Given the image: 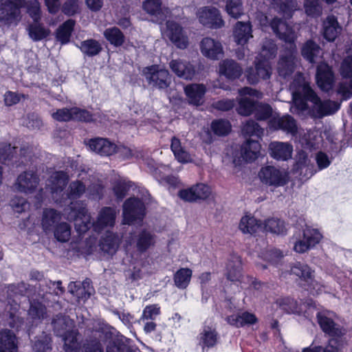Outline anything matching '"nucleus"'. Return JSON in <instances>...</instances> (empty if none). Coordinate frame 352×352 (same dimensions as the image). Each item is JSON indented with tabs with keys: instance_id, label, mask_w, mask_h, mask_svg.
I'll use <instances>...</instances> for the list:
<instances>
[{
	"instance_id": "1",
	"label": "nucleus",
	"mask_w": 352,
	"mask_h": 352,
	"mask_svg": "<svg viewBox=\"0 0 352 352\" xmlns=\"http://www.w3.org/2000/svg\"><path fill=\"white\" fill-rule=\"evenodd\" d=\"M86 191L85 184L80 180L73 181L67 190V197L71 200L68 206V219L75 222L76 231L79 234L87 232L92 226L91 216L82 202L76 201Z\"/></svg>"
},
{
	"instance_id": "2",
	"label": "nucleus",
	"mask_w": 352,
	"mask_h": 352,
	"mask_svg": "<svg viewBox=\"0 0 352 352\" xmlns=\"http://www.w3.org/2000/svg\"><path fill=\"white\" fill-rule=\"evenodd\" d=\"M333 312L329 310H322L316 314L317 322L322 331L330 337V342L338 345L342 344L344 340V336L346 334L345 329L340 324L336 323L331 315Z\"/></svg>"
},
{
	"instance_id": "3",
	"label": "nucleus",
	"mask_w": 352,
	"mask_h": 352,
	"mask_svg": "<svg viewBox=\"0 0 352 352\" xmlns=\"http://www.w3.org/2000/svg\"><path fill=\"white\" fill-rule=\"evenodd\" d=\"M146 214V208L143 200L133 196L127 198L122 204L123 225L132 226L141 223Z\"/></svg>"
},
{
	"instance_id": "4",
	"label": "nucleus",
	"mask_w": 352,
	"mask_h": 352,
	"mask_svg": "<svg viewBox=\"0 0 352 352\" xmlns=\"http://www.w3.org/2000/svg\"><path fill=\"white\" fill-rule=\"evenodd\" d=\"M52 326L56 335L63 337L65 352H80L82 346L78 342L80 333L78 329H67V323L63 318L54 319Z\"/></svg>"
},
{
	"instance_id": "5",
	"label": "nucleus",
	"mask_w": 352,
	"mask_h": 352,
	"mask_svg": "<svg viewBox=\"0 0 352 352\" xmlns=\"http://www.w3.org/2000/svg\"><path fill=\"white\" fill-rule=\"evenodd\" d=\"M291 274L299 278L298 285L312 295L319 294L322 285L315 280L314 271L305 263L296 262L291 267Z\"/></svg>"
},
{
	"instance_id": "6",
	"label": "nucleus",
	"mask_w": 352,
	"mask_h": 352,
	"mask_svg": "<svg viewBox=\"0 0 352 352\" xmlns=\"http://www.w3.org/2000/svg\"><path fill=\"white\" fill-rule=\"evenodd\" d=\"M258 177L261 182L269 186L280 187L288 183V175L274 166L267 165L263 166Z\"/></svg>"
},
{
	"instance_id": "7",
	"label": "nucleus",
	"mask_w": 352,
	"mask_h": 352,
	"mask_svg": "<svg viewBox=\"0 0 352 352\" xmlns=\"http://www.w3.org/2000/svg\"><path fill=\"white\" fill-rule=\"evenodd\" d=\"M271 66L269 61L264 57L256 58L254 68L250 67L246 70L248 81L251 85L257 84L260 80H267L271 76Z\"/></svg>"
},
{
	"instance_id": "8",
	"label": "nucleus",
	"mask_w": 352,
	"mask_h": 352,
	"mask_svg": "<svg viewBox=\"0 0 352 352\" xmlns=\"http://www.w3.org/2000/svg\"><path fill=\"white\" fill-rule=\"evenodd\" d=\"M143 72L148 84L153 87L159 89H164L169 87L170 80L168 72L159 69L157 65L145 67Z\"/></svg>"
},
{
	"instance_id": "9",
	"label": "nucleus",
	"mask_w": 352,
	"mask_h": 352,
	"mask_svg": "<svg viewBox=\"0 0 352 352\" xmlns=\"http://www.w3.org/2000/svg\"><path fill=\"white\" fill-rule=\"evenodd\" d=\"M270 27L280 40L289 44L293 50H296V35L291 25L283 19L274 17L270 22Z\"/></svg>"
},
{
	"instance_id": "10",
	"label": "nucleus",
	"mask_w": 352,
	"mask_h": 352,
	"mask_svg": "<svg viewBox=\"0 0 352 352\" xmlns=\"http://www.w3.org/2000/svg\"><path fill=\"white\" fill-rule=\"evenodd\" d=\"M211 194L210 186L203 183H198L190 188L180 190L178 196L185 201L193 203L200 200L206 201L210 198Z\"/></svg>"
},
{
	"instance_id": "11",
	"label": "nucleus",
	"mask_w": 352,
	"mask_h": 352,
	"mask_svg": "<svg viewBox=\"0 0 352 352\" xmlns=\"http://www.w3.org/2000/svg\"><path fill=\"white\" fill-rule=\"evenodd\" d=\"M166 34L169 41L179 49L187 48L189 40L184 28L179 23L171 20L166 21Z\"/></svg>"
},
{
	"instance_id": "12",
	"label": "nucleus",
	"mask_w": 352,
	"mask_h": 352,
	"mask_svg": "<svg viewBox=\"0 0 352 352\" xmlns=\"http://www.w3.org/2000/svg\"><path fill=\"white\" fill-rule=\"evenodd\" d=\"M200 23L210 29H219L224 26V21L219 9L214 7L205 6L198 12Z\"/></svg>"
},
{
	"instance_id": "13",
	"label": "nucleus",
	"mask_w": 352,
	"mask_h": 352,
	"mask_svg": "<svg viewBox=\"0 0 352 352\" xmlns=\"http://www.w3.org/2000/svg\"><path fill=\"white\" fill-rule=\"evenodd\" d=\"M316 81L321 91L329 92L332 89L335 76L332 67L328 63L322 62L317 66Z\"/></svg>"
},
{
	"instance_id": "14",
	"label": "nucleus",
	"mask_w": 352,
	"mask_h": 352,
	"mask_svg": "<svg viewBox=\"0 0 352 352\" xmlns=\"http://www.w3.org/2000/svg\"><path fill=\"white\" fill-rule=\"evenodd\" d=\"M87 144L92 151L102 157L112 156L118 151V145L107 138H91Z\"/></svg>"
},
{
	"instance_id": "15",
	"label": "nucleus",
	"mask_w": 352,
	"mask_h": 352,
	"mask_svg": "<svg viewBox=\"0 0 352 352\" xmlns=\"http://www.w3.org/2000/svg\"><path fill=\"white\" fill-rule=\"evenodd\" d=\"M219 74L227 80L233 82L240 78L243 74V69L236 61L226 58L219 63Z\"/></svg>"
},
{
	"instance_id": "16",
	"label": "nucleus",
	"mask_w": 352,
	"mask_h": 352,
	"mask_svg": "<svg viewBox=\"0 0 352 352\" xmlns=\"http://www.w3.org/2000/svg\"><path fill=\"white\" fill-rule=\"evenodd\" d=\"M342 30L337 16L334 14H329L322 21V32L323 38L329 41L333 42L340 34Z\"/></svg>"
},
{
	"instance_id": "17",
	"label": "nucleus",
	"mask_w": 352,
	"mask_h": 352,
	"mask_svg": "<svg viewBox=\"0 0 352 352\" xmlns=\"http://www.w3.org/2000/svg\"><path fill=\"white\" fill-rule=\"evenodd\" d=\"M200 50L203 56L211 60H218L223 54L221 43L210 37H205L201 40Z\"/></svg>"
},
{
	"instance_id": "18",
	"label": "nucleus",
	"mask_w": 352,
	"mask_h": 352,
	"mask_svg": "<svg viewBox=\"0 0 352 352\" xmlns=\"http://www.w3.org/2000/svg\"><path fill=\"white\" fill-rule=\"evenodd\" d=\"M39 182V178L34 173L24 171L21 173L16 182L17 190L21 192H33Z\"/></svg>"
},
{
	"instance_id": "19",
	"label": "nucleus",
	"mask_w": 352,
	"mask_h": 352,
	"mask_svg": "<svg viewBox=\"0 0 352 352\" xmlns=\"http://www.w3.org/2000/svg\"><path fill=\"white\" fill-rule=\"evenodd\" d=\"M293 146L287 142H272L269 145L270 156L276 160L287 161L292 157Z\"/></svg>"
},
{
	"instance_id": "20",
	"label": "nucleus",
	"mask_w": 352,
	"mask_h": 352,
	"mask_svg": "<svg viewBox=\"0 0 352 352\" xmlns=\"http://www.w3.org/2000/svg\"><path fill=\"white\" fill-rule=\"evenodd\" d=\"M340 107V104L337 102L331 100L322 101L320 98V102H317L310 110V113L313 117L322 118L336 113L339 110Z\"/></svg>"
},
{
	"instance_id": "21",
	"label": "nucleus",
	"mask_w": 352,
	"mask_h": 352,
	"mask_svg": "<svg viewBox=\"0 0 352 352\" xmlns=\"http://www.w3.org/2000/svg\"><path fill=\"white\" fill-rule=\"evenodd\" d=\"M239 228L243 234L256 236L258 233L263 231V222L261 219H257L251 214H246L241 217Z\"/></svg>"
},
{
	"instance_id": "22",
	"label": "nucleus",
	"mask_w": 352,
	"mask_h": 352,
	"mask_svg": "<svg viewBox=\"0 0 352 352\" xmlns=\"http://www.w3.org/2000/svg\"><path fill=\"white\" fill-rule=\"evenodd\" d=\"M199 345L202 351L205 349H211L214 347L219 339V336L215 328L210 326H205L203 330L199 333L197 337Z\"/></svg>"
},
{
	"instance_id": "23",
	"label": "nucleus",
	"mask_w": 352,
	"mask_h": 352,
	"mask_svg": "<svg viewBox=\"0 0 352 352\" xmlns=\"http://www.w3.org/2000/svg\"><path fill=\"white\" fill-rule=\"evenodd\" d=\"M184 92L188 99V103L199 107L203 104L206 87L203 84H190L185 87Z\"/></svg>"
},
{
	"instance_id": "24",
	"label": "nucleus",
	"mask_w": 352,
	"mask_h": 352,
	"mask_svg": "<svg viewBox=\"0 0 352 352\" xmlns=\"http://www.w3.org/2000/svg\"><path fill=\"white\" fill-rule=\"evenodd\" d=\"M233 36L237 45L244 46L252 38V26L250 22L237 21L234 25Z\"/></svg>"
},
{
	"instance_id": "25",
	"label": "nucleus",
	"mask_w": 352,
	"mask_h": 352,
	"mask_svg": "<svg viewBox=\"0 0 352 352\" xmlns=\"http://www.w3.org/2000/svg\"><path fill=\"white\" fill-rule=\"evenodd\" d=\"M116 219V210L110 206L102 207L94 223L96 228L102 230L107 227H113Z\"/></svg>"
},
{
	"instance_id": "26",
	"label": "nucleus",
	"mask_w": 352,
	"mask_h": 352,
	"mask_svg": "<svg viewBox=\"0 0 352 352\" xmlns=\"http://www.w3.org/2000/svg\"><path fill=\"white\" fill-rule=\"evenodd\" d=\"M131 340L122 335H118L108 342L106 352H137L130 344Z\"/></svg>"
},
{
	"instance_id": "27",
	"label": "nucleus",
	"mask_w": 352,
	"mask_h": 352,
	"mask_svg": "<svg viewBox=\"0 0 352 352\" xmlns=\"http://www.w3.org/2000/svg\"><path fill=\"white\" fill-rule=\"evenodd\" d=\"M261 145L258 140L248 139L241 146V155L247 162H252L260 155Z\"/></svg>"
},
{
	"instance_id": "28",
	"label": "nucleus",
	"mask_w": 352,
	"mask_h": 352,
	"mask_svg": "<svg viewBox=\"0 0 352 352\" xmlns=\"http://www.w3.org/2000/svg\"><path fill=\"white\" fill-rule=\"evenodd\" d=\"M18 349L16 337L10 329L0 331V352H16Z\"/></svg>"
},
{
	"instance_id": "29",
	"label": "nucleus",
	"mask_w": 352,
	"mask_h": 352,
	"mask_svg": "<svg viewBox=\"0 0 352 352\" xmlns=\"http://www.w3.org/2000/svg\"><path fill=\"white\" fill-rule=\"evenodd\" d=\"M170 68L178 77L186 80H191L195 74L193 67L180 59L172 60L169 63Z\"/></svg>"
},
{
	"instance_id": "30",
	"label": "nucleus",
	"mask_w": 352,
	"mask_h": 352,
	"mask_svg": "<svg viewBox=\"0 0 352 352\" xmlns=\"http://www.w3.org/2000/svg\"><path fill=\"white\" fill-rule=\"evenodd\" d=\"M273 126L276 129L281 130L293 135H296L298 132L296 120L289 114L274 120Z\"/></svg>"
},
{
	"instance_id": "31",
	"label": "nucleus",
	"mask_w": 352,
	"mask_h": 352,
	"mask_svg": "<svg viewBox=\"0 0 352 352\" xmlns=\"http://www.w3.org/2000/svg\"><path fill=\"white\" fill-rule=\"evenodd\" d=\"M61 214L54 208H46L43 212L41 225L45 232L52 230L59 224Z\"/></svg>"
},
{
	"instance_id": "32",
	"label": "nucleus",
	"mask_w": 352,
	"mask_h": 352,
	"mask_svg": "<svg viewBox=\"0 0 352 352\" xmlns=\"http://www.w3.org/2000/svg\"><path fill=\"white\" fill-rule=\"evenodd\" d=\"M135 246L138 252L144 253L154 245L155 235L146 229H142L136 236Z\"/></svg>"
},
{
	"instance_id": "33",
	"label": "nucleus",
	"mask_w": 352,
	"mask_h": 352,
	"mask_svg": "<svg viewBox=\"0 0 352 352\" xmlns=\"http://www.w3.org/2000/svg\"><path fill=\"white\" fill-rule=\"evenodd\" d=\"M76 21L69 19L64 21L56 31V38L62 44H67L74 30Z\"/></svg>"
},
{
	"instance_id": "34",
	"label": "nucleus",
	"mask_w": 352,
	"mask_h": 352,
	"mask_svg": "<svg viewBox=\"0 0 352 352\" xmlns=\"http://www.w3.org/2000/svg\"><path fill=\"white\" fill-rule=\"evenodd\" d=\"M85 56L94 57L98 55L102 50L100 42L94 38H88L76 45Z\"/></svg>"
},
{
	"instance_id": "35",
	"label": "nucleus",
	"mask_w": 352,
	"mask_h": 352,
	"mask_svg": "<svg viewBox=\"0 0 352 352\" xmlns=\"http://www.w3.org/2000/svg\"><path fill=\"white\" fill-rule=\"evenodd\" d=\"M103 36L111 45L116 47H121L125 42L124 33L116 26L105 29Z\"/></svg>"
},
{
	"instance_id": "36",
	"label": "nucleus",
	"mask_w": 352,
	"mask_h": 352,
	"mask_svg": "<svg viewBox=\"0 0 352 352\" xmlns=\"http://www.w3.org/2000/svg\"><path fill=\"white\" fill-rule=\"evenodd\" d=\"M52 338L50 334L43 331L34 338L32 344L34 352H52Z\"/></svg>"
},
{
	"instance_id": "37",
	"label": "nucleus",
	"mask_w": 352,
	"mask_h": 352,
	"mask_svg": "<svg viewBox=\"0 0 352 352\" xmlns=\"http://www.w3.org/2000/svg\"><path fill=\"white\" fill-rule=\"evenodd\" d=\"M28 315L33 321L41 322L47 317V307L38 300L34 299L30 301Z\"/></svg>"
},
{
	"instance_id": "38",
	"label": "nucleus",
	"mask_w": 352,
	"mask_h": 352,
	"mask_svg": "<svg viewBox=\"0 0 352 352\" xmlns=\"http://www.w3.org/2000/svg\"><path fill=\"white\" fill-rule=\"evenodd\" d=\"M192 271L188 267H181L173 275L175 285L181 289H186L191 280Z\"/></svg>"
},
{
	"instance_id": "39",
	"label": "nucleus",
	"mask_w": 352,
	"mask_h": 352,
	"mask_svg": "<svg viewBox=\"0 0 352 352\" xmlns=\"http://www.w3.org/2000/svg\"><path fill=\"white\" fill-rule=\"evenodd\" d=\"M0 3V22L4 25L12 24L17 19L20 12L16 11L6 1H1Z\"/></svg>"
},
{
	"instance_id": "40",
	"label": "nucleus",
	"mask_w": 352,
	"mask_h": 352,
	"mask_svg": "<svg viewBox=\"0 0 352 352\" xmlns=\"http://www.w3.org/2000/svg\"><path fill=\"white\" fill-rule=\"evenodd\" d=\"M320 46L313 40L307 41L301 48V55L310 63H315V58L320 53Z\"/></svg>"
},
{
	"instance_id": "41",
	"label": "nucleus",
	"mask_w": 352,
	"mask_h": 352,
	"mask_svg": "<svg viewBox=\"0 0 352 352\" xmlns=\"http://www.w3.org/2000/svg\"><path fill=\"white\" fill-rule=\"evenodd\" d=\"M263 231L276 234H285L287 229L284 221L278 218H270L263 223Z\"/></svg>"
},
{
	"instance_id": "42",
	"label": "nucleus",
	"mask_w": 352,
	"mask_h": 352,
	"mask_svg": "<svg viewBox=\"0 0 352 352\" xmlns=\"http://www.w3.org/2000/svg\"><path fill=\"white\" fill-rule=\"evenodd\" d=\"M40 16L35 17L34 23L28 27L29 35L35 41L45 38L50 34V30L45 28L43 24L38 22Z\"/></svg>"
},
{
	"instance_id": "43",
	"label": "nucleus",
	"mask_w": 352,
	"mask_h": 352,
	"mask_svg": "<svg viewBox=\"0 0 352 352\" xmlns=\"http://www.w3.org/2000/svg\"><path fill=\"white\" fill-rule=\"evenodd\" d=\"M118 245V239L113 232H107L100 240L99 246L102 251L108 254L116 252Z\"/></svg>"
},
{
	"instance_id": "44",
	"label": "nucleus",
	"mask_w": 352,
	"mask_h": 352,
	"mask_svg": "<svg viewBox=\"0 0 352 352\" xmlns=\"http://www.w3.org/2000/svg\"><path fill=\"white\" fill-rule=\"evenodd\" d=\"M170 149L179 162L187 163L190 161L189 153L182 147L180 140L175 136L171 138Z\"/></svg>"
},
{
	"instance_id": "45",
	"label": "nucleus",
	"mask_w": 352,
	"mask_h": 352,
	"mask_svg": "<svg viewBox=\"0 0 352 352\" xmlns=\"http://www.w3.org/2000/svg\"><path fill=\"white\" fill-rule=\"evenodd\" d=\"M258 100H255L248 97H242L238 102L236 111L238 113L243 116H250L255 111Z\"/></svg>"
},
{
	"instance_id": "46",
	"label": "nucleus",
	"mask_w": 352,
	"mask_h": 352,
	"mask_svg": "<svg viewBox=\"0 0 352 352\" xmlns=\"http://www.w3.org/2000/svg\"><path fill=\"white\" fill-rule=\"evenodd\" d=\"M69 181L67 174L63 170L56 171L52 177L51 189L52 192L58 193L62 192L66 187Z\"/></svg>"
},
{
	"instance_id": "47",
	"label": "nucleus",
	"mask_w": 352,
	"mask_h": 352,
	"mask_svg": "<svg viewBox=\"0 0 352 352\" xmlns=\"http://www.w3.org/2000/svg\"><path fill=\"white\" fill-rule=\"evenodd\" d=\"M210 128L214 135L226 136L230 133L232 125L229 120L221 118L212 120Z\"/></svg>"
},
{
	"instance_id": "48",
	"label": "nucleus",
	"mask_w": 352,
	"mask_h": 352,
	"mask_svg": "<svg viewBox=\"0 0 352 352\" xmlns=\"http://www.w3.org/2000/svg\"><path fill=\"white\" fill-rule=\"evenodd\" d=\"M225 10L232 18L238 19L243 14V4L241 0H226Z\"/></svg>"
},
{
	"instance_id": "49",
	"label": "nucleus",
	"mask_w": 352,
	"mask_h": 352,
	"mask_svg": "<svg viewBox=\"0 0 352 352\" xmlns=\"http://www.w3.org/2000/svg\"><path fill=\"white\" fill-rule=\"evenodd\" d=\"M295 69L294 57L292 55H286L280 58L278 61V70L281 75L292 74Z\"/></svg>"
},
{
	"instance_id": "50",
	"label": "nucleus",
	"mask_w": 352,
	"mask_h": 352,
	"mask_svg": "<svg viewBox=\"0 0 352 352\" xmlns=\"http://www.w3.org/2000/svg\"><path fill=\"white\" fill-rule=\"evenodd\" d=\"M73 121L85 123H92L96 121L94 115L89 111L80 107H72Z\"/></svg>"
},
{
	"instance_id": "51",
	"label": "nucleus",
	"mask_w": 352,
	"mask_h": 352,
	"mask_svg": "<svg viewBox=\"0 0 352 352\" xmlns=\"http://www.w3.org/2000/svg\"><path fill=\"white\" fill-rule=\"evenodd\" d=\"M277 306L288 314L298 311V303L296 300L291 297H283L277 298L276 300Z\"/></svg>"
},
{
	"instance_id": "52",
	"label": "nucleus",
	"mask_w": 352,
	"mask_h": 352,
	"mask_svg": "<svg viewBox=\"0 0 352 352\" xmlns=\"http://www.w3.org/2000/svg\"><path fill=\"white\" fill-rule=\"evenodd\" d=\"M261 257L269 264L277 266L283 258V252L278 249H270L261 252Z\"/></svg>"
},
{
	"instance_id": "53",
	"label": "nucleus",
	"mask_w": 352,
	"mask_h": 352,
	"mask_svg": "<svg viewBox=\"0 0 352 352\" xmlns=\"http://www.w3.org/2000/svg\"><path fill=\"white\" fill-rule=\"evenodd\" d=\"M54 235L59 242L68 241L71 235L70 226L66 222L60 223L54 228Z\"/></svg>"
},
{
	"instance_id": "54",
	"label": "nucleus",
	"mask_w": 352,
	"mask_h": 352,
	"mask_svg": "<svg viewBox=\"0 0 352 352\" xmlns=\"http://www.w3.org/2000/svg\"><path fill=\"white\" fill-rule=\"evenodd\" d=\"M227 272L226 274V278L233 283L239 282L241 283V278L243 277L242 275V267L241 263L237 265L232 262H229L226 267Z\"/></svg>"
},
{
	"instance_id": "55",
	"label": "nucleus",
	"mask_w": 352,
	"mask_h": 352,
	"mask_svg": "<svg viewBox=\"0 0 352 352\" xmlns=\"http://www.w3.org/2000/svg\"><path fill=\"white\" fill-rule=\"evenodd\" d=\"M253 114L258 121L267 120L272 115V108L269 104L258 101Z\"/></svg>"
},
{
	"instance_id": "56",
	"label": "nucleus",
	"mask_w": 352,
	"mask_h": 352,
	"mask_svg": "<svg viewBox=\"0 0 352 352\" xmlns=\"http://www.w3.org/2000/svg\"><path fill=\"white\" fill-rule=\"evenodd\" d=\"M302 236L311 248L319 243L322 237L318 230L310 227H307L303 230Z\"/></svg>"
},
{
	"instance_id": "57",
	"label": "nucleus",
	"mask_w": 352,
	"mask_h": 352,
	"mask_svg": "<svg viewBox=\"0 0 352 352\" xmlns=\"http://www.w3.org/2000/svg\"><path fill=\"white\" fill-rule=\"evenodd\" d=\"M160 314L161 307L158 304L148 305L144 308L140 320L142 321L155 320Z\"/></svg>"
},
{
	"instance_id": "58",
	"label": "nucleus",
	"mask_w": 352,
	"mask_h": 352,
	"mask_svg": "<svg viewBox=\"0 0 352 352\" xmlns=\"http://www.w3.org/2000/svg\"><path fill=\"white\" fill-rule=\"evenodd\" d=\"M304 8L307 16L318 18L322 14V7L318 0H305Z\"/></svg>"
},
{
	"instance_id": "59",
	"label": "nucleus",
	"mask_w": 352,
	"mask_h": 352,
	"mask_svg": "<svg viewBox=\"0 0 352 352\" xmlns=\"http://www.w3.org/2000/svg\"><path fill=\"white\" fill-rule=\"evenodd\" d=\"M80 351L81 352H104V348L99 340L91 338L85 340Z\"/></svg>"
},
{
	"instance_id": "60",
	"label": "nucleus",
	"mask_w": 352,
	"mask_h": 352,
	"mask_svg": "<svg viewBox=\"0 0 352 352\" xmlns=\"http://www.w3.org/2000/svg\"><path fill=\"white\" fill-rule=\"evenodd\" d=\"M15 150L16 147L12 146L10 143H0V161L2 163L11 161L14 157V153H16Z\"/></svg>"
},
{
	"instance_id": "61",
	"label": "nucleus",
	"mask_w": 352,
	"mask_h": 352,
	"mask_svg": "<svg viewBox=\"0 0 352 352\" xmlns=\"http://www.w3.org/2000/svg\"><path fill=\"white\" fill-rule=\"evenodd\" d=\"M80 2L78 0H66L62 7V12L67 16H72L80 12Z\"/></svg>"
},
{
	"instance_id": "62",
	"label": "nucleus",
	"mask_w": 352,
	"mask_h": 352,
	"mask_svg": "<svg viewBox=\"0 0 352 352\" xmlns=\"http://www.w3.org/2000/svg\"><path fill=\"white\" fill-rule=\"evenodd\" d=\"M296 95L307 101L312 102L314 106L317 102H320V97L309 85H304L302 89V93H298Z\"/></svg>"
},
{
	"instance_id": "63",
	"label": "nucleus",
	"mask_w": 352,
	"mask_h": 352,
	"mask_svg": "<svg viewBox=\"0 0 352 352\" xmlns=\"http://www.w3.org/2000/svg\"><path fill=\"white\" fill-rule=\"evenodd\" d=\"M72 107L58 109L52 114V118L58 122H69L72 120Z\"/></svg>"
},
{
	"instance_id": "64",
	"label": "nucleus",
	"mask_w": 352,
	"mask_h": 352,
	"mask_svg": "<svg viewBox=\"0 0 352 352\" xmlns=\"http://www.w3.org/2000/svg\"><path fill=\"white\" fill-rule=\"evenodd\" d=\"M340 73L344 79L352 76V55H348L342 60Z\"/></svg>"
}]
</instances>
